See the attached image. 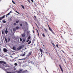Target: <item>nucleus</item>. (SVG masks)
Listing matches in <instances>:
<instances>
[{
  "mask_svg": "<svg viewBox=\"0 0 73 73\" xmlns=\"http://www.w3.org/2000/svg\"><path fill=\"white\" fill-rule=\"evenodd\" d=\"M61 51L63 53H65V52H64V51H63V50H61Z\"/></svg>",
  "mask_w": 73,
  "mask_h": 73,
  "instance_id": "obj_38",
  "label": "nucleus"
},
{
  "mask_svg": "<svg viewBox=\"0 0 73 73\" xmlns=\"http://www.w3.org/2000/svg\"><path fill=\"white\" fill-rule=\"evenodd\" d=\"M35 5H36V4H35Z\"/></svg>",
  "mask_w": 73,
  "mask_h": 73,
  "instance_id": "obj_56",
  "label": "nucleus"
},
{
  "mask_svg": "<svg viewBox=\"0 0 73 73\" xmlns=\"http://www.w3.org/2000/svg\"><path fill=\"white\" fill-rule=\"evenodd\" d=\"M22 48V47L21 46H20L18 48H17V50H20V49H21Z\"/></svg>",
  "mask_w": 73,
  "mask_h": 73,
  "instance_id": "obj_9",
  "label": "nucleus"
},
{
  "mask_svg": "<svg viewBox=\"0 0 73 73\" xmlns=\"http://www.w3.org/2000/svg\"><path fill=\"white\" fill-rule=\"evenodd\" d=\"M33 33H34V31H33Z\"/></svg>",
  "mask_w": 73,
  "mask_h": 73,
  "instance_id": "obj_53",
  "label": "nucleus"
},
{
  "mask_svg": "<svg viewBox=\"0 0 73 73\" xmlns=\"http://www.w3.org/2000/svg\"><path fill=\"white\" fill-rule=\"evenodd\" d=\"M19 27H17L15 29L17 30H18V29H19Z\"/></svg>",
  "mask_w": 73,
  "mask_h": 73,
  "instance_id": "obj_19",
  "label": "nucleus"
},
{
  "mask_svg": "<svg viewBox=\"0 0 73 73\" xmlns=\"http://www.w3.org/2000/svg\"><path fill=\"white\" fill-rule=\"evenodd\" d=\"M25 52L24 53V54H23V55H22V56H25Z\"/></svg>",
  "mask_w": 73,
  "mask_h": 73,
  "instance_id": "obj_21",
  "label": "nucleus"
},
{
  "mask_svg": "<svg viewBox=\"0 0 73 73\" xmlns=\"http://www.w3.org/2000/svg\"><path fill=\"white\" fill-rule=\"evenodd\" d=\"M42 57V54L41 56H40V57Z\"/></svg>",
  "mask_w": 73,
  "mask_h": 73,
  "instance_id": "obj_45",
  "label": "nucleus"
},
{
  "mask_svg": "<svg viewBox=\"0 0 73 73\" xmlns=\"http://www.w3.org/2000/svg\"><path fill=\"white\" fill-rule=\"evenodd\" d=\"M14 65L15 66H17V64L16 63H15L14 64Z\"/></svg>",
  "mask_w": 73,
  "mask_h": 73,
  "instance_id": "obj_27",
  "label": "nucleus"
},
{
  "mask_svg": "<svg viewBox=\"0 0 73 73\" xmlns=\"http://www.w3.org/2000/svg\"><path fill=\"white\" fill-rule=\"evenodd\" d=\"M9 15H10V13H8V14H7L6 15V17H8V16H9Z\"/></svg>",
  "mask_w": 73,
  "mask_h": 73,
  "instance_id": "obj_17",
  "label": "nucleus"
},
{
  "mask_svg": "<svg viewBox=\"0 0 73 73\" xmlns=\"http://www.w3.org/2000/svg\"><path fill=\"white\" fill-rule=\"evenodd\" d=\"M56 47L58 48H59V47H58V45L57 44H56Z\"/></svg>",
  "mask_w": 73,
  "mask_h": 73,
  "instance_id": "obj_26",
  "label": "nucleus"
},
{
  "mask_svg": "<svg viewBox=\"0 0 73 73\" xmlns=\"http://www.w3.org/2000/svg\"><path fill=\"white\" fill-rule=\"evenodd\" d=\"M44 30H45V33H47V32H48V31L46 30V29H44Z\"/></svg>",
  "mask_w": 73,
  "mask_h": 73,
  "instance_id": "obj_20",
  "label": "nucleus"
},
{
  "mask_svg": "<svg viewBox=\"0 0 73 73\" xmlns=\"http://www.w3.org/2000/svg\"><path fill=\"white\" fill-rule=\"evenodd\" d=\"M31 43V40H30L29 42L27 44L28 45H29V44H30Z\"/></svg>",
  "mask_w": 73,
  "mask_h": 73,
  "instance_id": "obj_13",
  "label": "nucleus"
},
{
  "mask_svg": "<svg viewBox=\"0 0 73 73\" xmlns=\"http://www.w3.org/2000/svg\"><path fill=\"white\" fill-rule=\"evenodd\" d=\"M29 41V39H27V41H26V42H28V41Z\"/></svg>",
  "mask_w": 73,
  "mask_h": 73,
  "instance_id": "obj_32",
  "label": "nucleus"
},
{
  "mask_svg": "<svg viewBox=\"0 0 73 73\" xmlns=\"http://www.w3.org/2000/svg\"><path fill=\"white\" fill-rule=\"evenodd\" d=\"M5 40L6 41V42H8V40H7V38H5Z\"/></svg>",
  "mask_w": 73,
  "mask_h": 73,
  "instance_id": "obj_12",
  "label": "nucleus"
},
{
  "mask_svg": "<svg viewBox=\"0 0 73 73\" xmlns=\"http://www.w3.org/2000/svg\"><path fill=\"white\" fill-rule=\"evenodd\" d=\"M31 1L32 2V3H34V2L33 1V0H31Z\"/></svg>",
  "mask_w": 73,
  "mask_h": 73,
  "instance_id": "obj_40",
  "label": "nucleus"
},
{
  "mask_svg": "<svg viewBox=\"0 0 73 73\" xmlns=\"http://www.w3.org/2000/svg\"><path fill=\"white\" fill-rule=\"evenodd\" d=\"M59 66H60V68L62 72V73H64V72H63V70H62V67H61V66L60 65H59Z\"/></svg>",
  "mask_w": 73,
  "mask_h": 73,
  "instance_id": "obj_5",
  "label": "nucleus"
},
{
  "mask_svg": "<svg viewBox=\"0 0 73 73\" xmlns=\"http://www.w3.org/2000/svg\"><path fill=\"white\" fill-rule=\"evenodd\" d=\"M19 20H18V21H16V23H17H17H19Z\"/></svg>",
  "mask_w": 73,
  "mask_h": 73,
  "instance_id": "obj_22",
  "label": "nucleus"
},
{
  "mask_svg": "<svg viewBox=\"0 0 73 73\" xmlns=\"http://www.w3.org/2000/svg\"><path fill=\"white\" fill-rule=\"evenodd\" d=\"M67 42V41H66V43H67L66 42Z\"/></svg>",
  "mask_w": 73,
  "mask_h": 73,
  "instance_id": "obj_54",
  "label": "nucleus"
},
{
  "mask_svg": "<svg viewBox=\"0 0 73 73\" xmlns=\"http://www.w3.org/2000/svg\"><path fill=\"white\" fill-rule=\"evenodd\" d=\"M65 63H66V62H65Z\"/></svg>",
  "mask_w": 73,
  "mask_h": 73,
  "instance_id": "obj_55",
  "label": "nucleus"
},
{
  "mask_svg": "<svg viewBox=\"0 0 73 73\" xmlns=\"http://www.w3.org/2000/svg\"><path fill=\"white\" fill-rule=\"evenodd\" d=\"M3 65V66H5V65H4V64H2Z\"/></svg>",
  "mask_w": 73,
  "mask_h": 73,
  "instance_id": "obj_50",
  "label": "nucleus"
},
{
  "mask_svg": "<svg viewBox=\"0 0 73 73\" xmlns=\"http://www.w3.org/2000/svg\"><path fill=\"white\" fill-rule=\"evenodd\" d=\"M3 50L4 52H7L8 51V50L5 48H4Z\"/></svg>",
  "mask_w": 73,
  "mask_h": 73,
  "instance_id": "obj_4",
  "label": "nucleus"
},
{
  "mask_svg": "<svg viewBox=\"0 0 73 73\" xmlns=\"http://www.w3.org/2000/svg\"><path fill=\"white\" fill-rule=\"evenodd\" d=\"M13 25H16V23H14L13 24Z\"/></svg>",
  "mask_w": 73,
  "mask_h": 73,
  "instance_id": "obj_43",
  "label": "nucleus"
},
{
  "mask_svg": "<svg viewBox=\"0 0 73 73\" xmlns=\"http://www.w3.org/2000/svg\"><path fill=\"white\" fill-rule=\"evenodd\" d=\"M15 12H16L17 13H18V14H20V13H19L18 12H17L16 11H15Z\"/></svg>",
  "mask_w": 73,
  "mask_h": 73,
  "instance_id": "obj_29",
  "label": "nucleus"
},
{
  "mask_svg": "<svg viewBox=\"0 0 73 73\" xmlns=\"http://www.w3.org/2000/svg\"><path fill=\"white\" fill-rule=\"evenodd\" d=\"M36 31L38 33V30L37 29H36Z\"/></svg>",
  "mask_w": 73,
  "mask_h": 73,
  "instance_id": "obj_39",
  "label": "nucleus"
},
{
  "mask_svg": "<svg viewBox=\"0 0 73 73\" xmlns=\"http://www.w3.org/2000/svg\"><path fill=\"white\" fill-rule=\"evenodd\" d=\"M20 41H22V39L21 38H20Z\"/></svg>",
  "mask_w": 73,
  "mask_h": 73,
  "instance_id": "obj_34",
  "label": "nucleus"
},
{
  "mask_svg": "<svg viewBox=\"0 0 73 73\" xmlns=\"http://www.w3.org/2000/svg\"><path fill=\"white\" fill-rule=\"evenodd\" d=\"M32 52H30L29 53V54L27 55V56L28 57H29V56H31V53Z\"/></svg>",
  "mask_w": 73,
  "mask_h": 73,
  "instance_id": "obj_6",
  "label": "nucleus"
},
{
  "mask_svg": "<svg viewBox=\"0 0 73 73\" xmlns=\"http://www.w3.org/2000/svg\"><path fill=\"white\" fill-rule=\"evenodd\" d=\"M28 39H29H29H31V36H29V37H28V38L27 39V40H28Z\"/></svg>",
  "mask_w": 73,
  "mask_h": 73,
  "instance_id": "obj_28",
  "label": "nucleus"
},
{
  "mask_svg": "<svg viewBox=\"0 0 73 73\" xmlns=\"http://www.w3.org/2000/svg\"><path fill=\"white\" fill-rule=\"evenodd\" d=\"M34 17H35V18H34V20H36V19H37V18H36V17L35 15L34 16Z\"/></svg>",
  "mask_w": 73,
  "mask_h": 73,
  "instance_id": "obj_18",
  "label": "nucleus"
},
{
  "mask_svg": "<svg viewBox=\"0 0 73 73\" xmlns=\"http://www.w3.org/2000/svg\"><path fill=\"white\" fill-rule=\"evenodd\" d=\"M2 34H3V35H4V31H2Z\"/></svg>",
  "mask_w": 73,
  "mask_h": 73,
  "instance_id": "obj_36",
  "label": "nucleus"
},
{
  "mask_svg": "<svg viewBox=\"0 0 73 73\" xmlns=\"http://www.w3.org/2000/svg\"><path fill=\"white\" fill-rule=\"evenodd\" d=\"M18 73H21V72H20V71H18Z\"/></svg>",
  "mask_w": 73,
  "mask_h": 73,
  "instance_id": "obj_37",
  "label": "nucleus"
},
{
  "mask_svg": "<svg viewBox=\"0 0 73 73\" xmlns=\"http://www.w3.org/2000/svg\"><path fill=\"white\" fill-rule=\"evenodd\" d=\"M48 26L49 27V30H50V31L51 32H52V33L53 34H54H54H55L54 33V32H53V31H52V29H51L50 28V27H49V25H48Z\"/></svg>",
  "mask_w": 73,
  "mask_h": 73,
  "instance_id": "obj_2",
  "label": "nucleus"
},
{
  "mask_svg": "<svg viewBox=\"0 0 73 73\" xmlns=\"http://www.w3.org/2000/svg\"><path fill=\"white\" fill-rule=\"evenodd\" d=\"M22 37H25V33L22 35Z\"/></svg>",
  "mask_w": 73,
  "mask_h": 73,
  "instance_id": "obj_11",
  "label": "nucleus"
},
{
  "mask_svg": "<svg viewBox=\"0 0 73 73\" xmlns=\"http://www.w3.org/2000/svg\"><path fill=\"white\" fill-rule=\"evenodd\" d=\"M42 52H41V54H42Z\"/></svg>",
  "mask_w": 73,
  "mask_h": 73,
  "instance_id": "obj_52",
  "label": "nucleus"
},
{
  "mask_svg": "<svg viewBox=\"0 0 73 73\" xmlns=\"http://www.w3.org/2000/svg\"><path fill=\"white\" fill-rule=\"evenodd\" d=\"M12 13V11H11L9 13Z\"/></svg>",
  "mask_w": 73,
  "mask_h": 73,
  "instance_id": "obj_46",
  "label": "nucleus"
},
{
  "mask_svg": "<svg viewBox=\"0 0 73 73\" xmlns=\"http://www.w3.org/2000/svg\"><path fill=\"white\" fill-rule=\"evenodd\" d=\"M16 68H14V70H16Z\"/></svg>",
  "mask_w": 73,
  "mask_h": 73,
  "instance_id": "obj_49",
  "label": "nucleus"
},
{
  "mask_svg": "<svg viewBox=\"0 0 73 73\" xmlns=\"http://www.w3.org/2000/svg\"><path fill=\"white\" fill-rule=\"evenodd\" d=\"M43 53H44V52H43Z\"/></svg>",
  "mask_w": 73,
  "mask_h": 73,
  "instance_id": "obj_57",
  "label": "nucleus"
},
{
  "mask_svg": "<svg viewBox=\"0 0 73 73\" xmlns=\"http://www.w3.org/2000/svg\"><path fill=\"white\" fill-rule=\"evenodd\" d=\"M8 33V30H7V28H6V31H5V33L6 34H7Z\"/></svg>",
  "mask_w": 73,
  "mask_h": 73,
  "instance_id": "obj_7",
  "label": "nucleus"
},
{
  "mask_svg": "<svg viewBox=\"0 0 73 73\" xmlns=\"http://www.w3.org/2000/svg\"><path fill=\"white\" fill-rule=\"evenodd\" d=\"M38 33V36H39V33Z\"/></svg>",
  "mask_w": 73,
  "mask_h": 73,
  "instance_id": "obj_51",
  "label": "nucleus"
},
{
  "mask_svg": "<svg viewBox=\"0 0 73 73\" xmlns=\"http://www.w3.org/2000/svg\"><path fill=\"white\" fill-rule=\"evenodd\" d=\"M52 45L54 46V44L52 43Z\"/></svg>",
  "mask_w": 73,
  "mask_h": 73,
  "instance_id": "obj_44",
  "label": "nucleus"
},
{
  "mask_svg": "<svg viewBox=\"0 0 73 73\" xmlns=\"http://www.w3.org/2000/svg\"><path fill=\"white\" fill-rule=\"evenodd\" d=\"M20 26H21V27H22V24H20Z\"/></svg>",
  "mask_w": 73,
  "mask_h": 73,
  "instance_id": "obj_42",
  "label": "nucleus"
},
{
  "mask_svg": "<svg viewBox=\"0 0 73 73\" xmlns=\"http://www.w3.org/2000/svg\"><path fill=\"white\" fill-rule=\"evenodd\" d=\"M21 6L22 8H23V9H25V8H24V7L23 6V5H21Z\"/></svg>",
  "mask_w": 73,
  "mask_h": 73,
  "instance_id": "obj_25",
  "label": "nucleus"
},
{
  "mask_svg": "<svg viewBox=\"0 0 73 73\" xmlns=\"http://www.w3.org/2000/svg\"><path fill=\"white\" fill-rule=\"evenodd\" d=\"M42 36H43L44 37H45V35L44 34V33H43L42 34Z\"/></svg>",
  "mask_w": 73,
  "mask_h": 73,
  "instance_id": "obj_24",
  "label": "nucleus"
},
{
  "mask_svg": "<svg viewBox=\"0 0 73 73\" xmlns=\"http://www.w3.org/2000/svg\"><path fill=\"white\" fill-rule=\"evenodd\" d=\"M37 23H38V25H40V23H39V22H38V21H37Z\"/></svg>",
  "mask_w": 73,
  "mask_h": 73,
  "instance_id": "obj_31",
  "label": "nucleus"
},
{
  "mask_svg": "<svg viewBox=\"0 0 73 73\" xmlns=\"http://www.w3.org/2000/svg\"><path fill=\"white\" fill-rule=\"evenodd\" d=\"M13 50H16V47L15 46H13Z\"/></svg>",
  "mask_w": 73,
  "mask_h": 73,
  "instance_id": "obj_14",
  "label": "nucleus"
},
{
  "mask_svg": "<svg viewBox=\"0 0 73 73\" xmlns=\"http://www.w3.org/2000/svg\"><path fill=\"white\" fill-rule=\"evenodd\" d=\"M36 27H37V28H38V25H37V24H36V23H35Z\"/></svg>",
  "mask_w": 73,
  "mask_h": 73,
  "instance_id": "obj_30",
  "label": "nucleus"
},
{
  "mask_svg": "<svg viewBox=\"0 0 73 73\" xmlns=\"http://www.w3.org/2000/svg\"><path fill=\"white\" fill-rule=\"evenodd\" d=\"M14 4H16V3H15V2H14V3H13Z\"/></svg>",
  "mask_w": 73,
  "mask_h": 73,
  "instance_id": "obj_48",
  "label": "nucleus"
},
{
  "mask_svg": "<svg viewBox=\"0 0 73 73\" xmlns=\"http://www.w3.org/2000/svg\"><path fill=\"white\" fill-rule=\"evenodd\" d=\"M3 23H6V21L4 20H3L2 21Z\"/></svg>",
  "mask_w": 73,
  "mask_h": 73,
  "instance_id": "obj_15",
  "label": "nucleus"
},
{
  "mask_svg": "<svg viewBox=\"0 0 73 73\" xmlns=\"http://www.w3.org/2000/svg\"><path fill=\"white\" fill-rule=\"evenodd\" d=\"M5 15H4L3 17H0V20H2V19H4V18H5Z\"/></svg>",
  "mask_w": 73,
  "mask_h": 73,
  "instance_id": "obj_3",
  "label": "nucleus"
},
{
  "mask_svg": "<svg viewBox=\"0 0 73 73\" xmlns=\"http://www.w3.org/2000/svg\"><path fill=\"white\" fill-rule=\"evenodd\" d=\"M7 73H12V72H7Z\"/></svg>",
  "mask_w": 73,
  "mask_h": 73,
  "instance_id": "obj_35",
  "label": "nucleus"
},
{
  "mask_svg": "<svg viewBox=\"0 0 73 73\" xmlns=\"http://www.w3.org/2000/svg\"><path fill=\"white\" fill-rule=\"evenodd\" d=\"M27 1H28L29 2V3H30L31 2H30V1L29 0H27Z\"/></svg>",
  "mask_w": 73,
  "mask_h": 73,
  "instance_id": "obj_33",
  "label": "nucleus"
},
{
  "mask_svg": "<svg viewBox=\"0 0 73 73\" xmlns=\"http://www.w3.org/2000/svg\"><path fill=\"white\" fill-rule=\"evenodd\" d=\"M1 64H6V62L3 61H0V68H2V67L1 66Z\"/></svg>",
  "mask_w": 73,
  "mask_h": 73,
  "instance_id": "obj_1",
  "label": "nucleus"
},
{
  "mask_svg": "<svg viewBox=\"0 0 73 73\" xmlns=\"http://www.w3.org/2000/svg\"><path fill=\"white\" fill-rule=\"evenodd\" d=\"M39 50L40 51V52H43V50H42V49L40 48L39 49Z\"/></svg>",
  "mask_w": 73,
  "mask_h": 73,
  "instance_id": "obj_10",
  "label": "nucleus"
},
{
  "mask_svg": "<svg viewBox=\"0 0 73 73\" xmlns=\"http://www.w3.org/2000/svg\"><path fill=\"white\" fill-rule=\"evenodd\" d=\"M26 40V39L25 38H24L22 41V43H24V42H25V41Z\"/></svg>",
  "mask_w": 73,
  "mask_h": 73,
  "instance_id": "obj_8",
  "label": "nucleus"
},
{
  "mask_svg": "<svg viewBox=\"0 0 73 73\" xmlns=\"http://www.w3.org/2000/svg\"><path fill=\"white\" fill-rule=\"evenodd\" d=\"M13 31L14 32H15V31H16V29H15V28H13Z\"/></svg>",
  "mask_w": 73,
  "mask_h": 73,
  "instance_id": "obj_23",
  "label": "nucleus"
},
{
  "mask_svg": "<svg viewBox=\"0 0 73 73\" xmlns=\"http://www.w3.org/2000/svg\"><path fill=\"white\" fill-rule=\"evenodd\" d=\"M12 2L13 3L14 2V1H13V0H12Z\"/></svg>",
  "mask_w": 73,
  "mask_h": 73,
  "instance_id": "obj_47",
  "label": "nucleus"
},
{
  "mask_svg": "<svg viewBox=\"0 0 73 73\" xmlns=\"http://www.w3.org/2000/svg\"><path fill=\"white\" fill-rule=\"evenodd\" d=\"M25 23L26 24V25H28V23H27V22H26Z\"/></svg>",
  "mask_w": 73,
  "mask_h": 73,
  "instance_id": "obj_41",
  "label": "nucleus"
},
{
  "mask_svg": "<svg viewBox=\"0 0 73 73\" xmlns=\"http://www.w3.org/2000/svg\"><path fill=\"white\" fill-rule=\"evenodd\" d=\"M7 40L8 42H9V41H10V38L9 37L8 38H7Z\"/></svg>",
  "mask_w": 73,
  "mask_h": 73,
  "instance_id": "obj_16",
  "label": "nucleus"
}]
</instances>
